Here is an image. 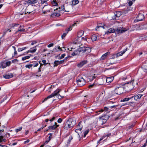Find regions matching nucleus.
<instances>
[{"mask_svg": "<svg viewBox=\"0 0 147 147\" xmlns=\"http://www.w3.org/2000/svg\"><path fill=\"white\" fill-rule=\"evenodd\" d=\"M76 81L77 84L79 86H82L85 84V81L82 78H78Z\"/></svg>", "mask_w": 147, "mask_h": 147, "instance_id": "nucleus-6", "label": "nucleus"}, {"mask_svg": "<svg viewBox=\"0 0 147 147\" xmlns=\"http://www.w3.org/2000/svg\"><path fill=\"white\" fill-rule=\"evenodd\" d=\"M59 127V125L55 126V125H52L49 126L48 127V129H49L50 131L55 132V130Z\"/></svg>", "mask_w": 147, "mask_h": 147, "instance_id": "nucleus-12", "label": "nucleus"}, {"mask_svg": "<svg viewBox=\"0 0 147 147\" xmlns=\"http://www.w3.org/2000/svg\"><path fill=\"white\" fill-rule=\"evenodd\" d=\"M48 135H49V137L48 138L49 140H47L45 141V144H47L49 142V141L51 140V138L52 136V134L51 133H49L48 134Z\"/></svg>", "mask_w": 147, "mask_h": 147, "instance_id": "nucleus-29", "label": "nucleus"}, {"mask_svg": "<svg viewBox=\"0 0 147 147\" xmlns=\"http://www.w3.org/2000/svg\"><path fill=\"white\" fill-rule=\"evenodd\" d=\"M61 8L62 10L65 11L66 12H69V9H68L67 10H66L65 9V7H64V5H62L61 6Z\"/></svg>", "mask_w": 147, "mask_h": 147, "instance_id": "nucleus-39", "label": "nucleus"}, {"mask_svg": "<svg viewBox=\"0 0 147 147\" xmlns=\"http://www.w3.org/2000/svg\"><path fill=\"white\" fill-rule=\"evenodd\" d=\"M59 65V61L55 60L54 63V67H57L58 65Z\"/></svg>", "mask_w": 147, "mask_h": 147, "instance_id": "nucleus-31", "label": "nucleus"}, {"mask_svg": "<svg viewBox=\"0 0 147 147\" xmlns=\"http://www.w3.org/2000/svg\"><path fill=\"white\" fill-rule=\"evenodd\" d=\"M95 78V76H93L92 77V78H90V81H92L93 80V79Z\"/></svg>", "mask_w": 147, "mask_h": 147, "instance_id": "nucleus-62", "label": "nucleus"}, {"mask_svg": "<svg viewBox=\"0 0 147 147\" xmlns=\"http://www.w3.org/2000/svg\"><path fill=\"white\" fill-rule=\"evenodd\" d=\"M133 96H132L130 98H125L124 99H123V100H121V101H123V102L127 101L129 100H130V99L133 98Z\"/></svg>", "mask_w": 147, "mask_h": 147, "instance_id": "nucleus-34", "label": "nucleus"}, {"mask_svg": "<svg viewBox=\"0 0 147 147\" xmlns=\"http://www.w3.org/2000/svg\"><path fill=\"white\" fill-rule=\"evenodd\" d=\"M88 63L87 60L83 61L80 62L78 64V67H81L85 64H86Z\"/></svg>", "mask_w": 147, "mask_h": 147, "instance_id": "nucleus-14", "label": "nucleus"}, {"mask_svg": "<svg viewBox=\"0 0 147 147\" xmlns=\"http://www.w3.org/2000/svg\"><path fill=\"white\" fill-rule=\"evenodd\" d=\"M106 58V57L102 55L100 58V60L102 61L103 60H104Z\"/></svg>", "mask_w": 147, "mask_h": 147, "instance_id": "nucleus-56", "label": "nucleus"}, {"mask_svg": "<svg viewBox=\"0 0 147 147\" xmlns=\"http://www.w3.org/2000/svg\"><path fill=\"white\" fill-rule=\"evenodd\" d=\"M19 24L16 23H12V24H10L9 25V27H10L9 29L4 31V32L3 35H5V34L7 32L8 30H9V32H10L11 31V30H9V29L13 28L15 27H18L19 26Z\"/></svg>", "mask_w": 147, "mask_h": 147, "instance_id": "nucleus-9", "label": "nucleus"}, {"mask_svg": "<svg viewBox=\"0 0 147 147\" xmlns=\"http://www.w3.org/2000/svg\"><path fill=\"white\" fill-rule=\"evenodd\" d=\"M105 136H103L102 138H100L99 141H98L97 143H99L102 140V139L104 138Z\"/></svg>", "mask_w": 147, "mask_h": 147, "instance_id": "nucleus-58", "label": "nucleus"}, {"mask_svg": "<svg viewBox=\"0 0 147 147\" xmlns=\"http://www.w3.org/2000/svg\"><path fill=\"white\" fill-rule=\"evenodd\" d=\"M27 59H28V56L23 57L22 58V61H24L25 60Z\"/></svg>", "mask_w": 147, "mask_h": 147, "instance_id": "nucleus-49", "label": "nucleus"}, {"mask_svg": "<svg viewBox=\"0 0 147 147\" xmlns=\"http://www.w3.org/2000/svg\"><path fill=\"white\" fill-rule=\"evenodd\" d=\"M134 81L133 80L131 81L125 83L123 86L125 91L129 92L133 88V83Z\"/></svg>", "mask_w": 147, "mask_h": 147, "instance_id": "nucleus-2", "label": "nucleus"}, {"mask_svg": "<svg viewBox=\"0 0 147 147\" xmlns=\"http://www.w3.org/2000/svg\"><path fill=\"white\" fill-rule=\"evenodd\" d=\"M24 30L21 29H18L17 31H16L15 33V34H16L18 32H21L22 31H24Z\"/></svg>", "mask_w": 147, "mask_h": 147, "instance_id": "nucleus-48", "label": "nucleus"}, {"mask_svg": "<svg viewBox=\"0 0 147 147\" xmlns=\"http://www.w3.org/2000/svg\"><path fill=\"white\" fill-rule=\"evenodd\" d=\"M113 79L114 77L113 76L107 77L106 79V81L107 82L110 83L113 81Z\"/></svg>", "mask_w": 147, "mask_h": 147, "instance_id": "nucleus-20", "label": "nucleus"}, {"mask_svg": "<svg viewBox=\"0 0 147 147\" xmlns=\"http://www.w3.org/2000/svg\"><path fill=\"white\" fill-rule=\"evenodd\" d=\"M142 67L145 72H147V63L146 62L143 64Z\"/></svg>", "mask_w": 147, "mask_h": 147, "instance_id": "nucleus-18", "label": "nucleus"}, {"mask_svg": "<svg viewBox=\"0 0 147 147\" xmlns=\"http://www.w3.org/2000/svg\"><path fill=\"white\" fill-rule=\"evenodd\" d=\"M37 42L36 41H30L28 42V44H30L31 45H33L34 44L36 43Z\"/></svg>", "mask_w": 147, "mask_h": 147, "instance_id": "nucleus-35", "label": "nucleus"}, {"mask_svg": "<svg viewBox=\"0 0 147 147\" xmlns=\"http://www.w3.org/2000/svg\"><path fill=\"white\" fill-rule=\"evenodd\" d=\"M128 12L127 10H122L121 11H117L115 13V16L117 17H120L122 14H125Z\"/></svg>", "mask_w": 147, "mask_h": 147, "instance_id": "nucleus-10", "label": "nucleus"}, {"mask_svg": "<svg viewBox=\"0 0 147 147\" xmlns=\"http://www.w3.org/2000/svg\"><path fill=\"white\" fill-rule=\"evenodd\" d=\"M107 121L105 120H104V119H101V118H100V122L101 125H103V124H104Z\"/></svg>", "mask_w": 147, "mask_h": 147, "instance_id": "nucleus-37", "label": "nucleus"}, {"mask_svg": "<svg viewBox=\"0 0 147 147\" xmlns=\"http://www.w3.org/2000/svg\"><path fill=\"white\" fill-rule=\"evenodd\" d=\"M33 66L34 67H37L38 65V63L35 62H33L32 63Z\"/></svg>", "mask_w": 147, "mask_h": 147, "instance_id": "nucleus-38", "label": "nucleus"}, {"mask_svg": "<svg viewBox=\"0 0 147 147\" xmlns=\"http://www.w3.org/2000/svg\"><path fill=\"white\" fill-rule=\"evenodd\" d=\"M52 3L53 6H56L57 3L56 1L55 0H53L52 2Z\"/></svg>", "mask_w": 147, "mask_h": 147, "instance_id": "nucleus-40", "label": "nucleus"}, {"mask_svg": "<svg viewBox=\"0 0 147 147\" xmlns=\"http://www.w3.org/2000/svg\"><path fill=\"white\" fill-rule=\"evenodd\" d=\"M26 47H22V48H20L18 49V51H22L23 50H24L26 49Z\"/></svg>", "mask_w": 147, "mask_h": 147, "instance_id": "nucleus-46", "label": "nucleus"}, {"mask_svg": "<svg viewBox=\"0 0 147 147\" xmlns=\"http://www.w3.org/2000/svg\"><path fill=\"white\" fill-rule=\"evenodd\" d=\"M127 30V29L125 28H121V27L119 28H117V32H121L122 33L124 32Z\"/></svg>", "mask_w": 147, "mask_h": 147, "instance_id": "nucleus-17", "label": "nucleus"}, {"mask_svg": "<svg viewBox=\"0 0 147 147\" xmlns=\"http://www.w3.org/2000/svg\"><path fill=\"white\" fill-rule=\"evenodd\" d=\"M65 56V54H63L61 55V56H59V57L58 58V59H62Z\"/></svg>", "mask_w": 147, "mask_h": 147, "instance_id": "nucleus-42", "label": "nucleus"}, {"mask_svg": "<svg viewBox=\"0 0 147 147\" xmlns=\"http://www.w3.org/2000/svg\"><path fill=\"white\" fill-rule=\"evenodd\" d=\"M115 31V30L114 29L111 28L109 29L107 32H105V34L108 35L109 33L114 32Z\"/></svg>", "mask_w": 147, "mask_h": 147, "instance_id": "nucleus-21", "label": "nucleus"}, {"mask_svg": "<svg viewBox=\"0 0 147 147\" xmlns=\"http://www.w3.org/2000/svg\"><path fill=\"white\" fill-rule=\"evenodd\" d=\"M60 91V90L59 89H57L56 90L54 91L49 96L45 98L44 100L42 101V102H43L47 100L48 99L54 97L55 96H57L58 98H59V99H60L61 97V96H60L59 94Z\"/></svg>", "mask_w": 147, "mask_h": 147, "instance_id": "nucleus-3", "label": "nucleus"}, {"mask_svg": "<svg viewBox=\"0 0 147 147\" xmlns=\"http://www.w3.org/2000/svg\"><path fill=\"white\" fill-rule=\"evenodd\" d=\"M52 9L51 6L49 5H45L44 6L43 8L42 11L44 14L47 13V12L51 11Z\"/></svg>", "mask_w": 147, "mask_h": 147, "instance_id": "nucleus-4", "label": "nucleus"}, {"mask_svg": "<svg viewBox=\"0 0 147 147\" xmlns=\"http://www.w3.org/2000/svg\"><path fill=\"white\" fill-rule=\"evenodd\" d=\"M67 33H64L61 36V38L62 39H63L66 36Z\"/></svg>", "mask_w": 147, "mask_h": 147, "instance_id": "nucleus-50", "label": "nucleus"}, {"mask_svg": "<svg viewBox=\"0 0 147 147\" xmlns=\"http://www.w3.org/2000/svg\"><path fill=\"white\" fill-rule=\"evenodd\" d=\"M95 78V76H93L92 77V78H90V81H92L93 80V79Z\"/></svg>", "mask_w": 147, "mask_h": 147, "instance_id": "nucleus-63", "label": "nucleus"}, {"mask_svg": "<svg viewBox=\"0 0 147 147\" xmlns=\"http://www.w3.org/2000/svg\"><path fill=\"white\" fill-rule=\"evenodd\" d=\"M69 124L71 125V126H73L76 124V121L75 118H70L67 121Z\"/></svg>", "mask_w": 147, "mask_h": 147, "instance_id": "nucleus-8", "label": "nucleus"}, {"mask_svg": "<svg viewBox=\"0 0 147 147\" xmlns=\"http://www.w3.org/2000/svg\"><path fill=\"white\" fill-rule=\"evenodd\" d=\"M103 111H104V110L103 109H101L100 111H97L96 113H97V114H99L100 113H98L100 112H102Z\"/></svg>", "mask_w": 147, "mask_h": 147, "instance_id": "nucleus-60", "label": "nucleus"}, {"mask_svg": "<svg viewBox=\"0 0 147 147\" xmlns=\"http://www.w3.org/2000/svg\"><path fill=\"white\" fill-rule=\"evenodd\" d=\"M109 117L108 115H104V116H102L100 117V118L102 119L105 120L107 121V120L109 119Z\"/></svg>", "mask_w": 147, "mask_h": 147, "instance_id": "nucleus-24", "label": "nucleus"}, {"mask_svg": "<svg viewBox=\"0 0 147 147\" xmlns=\"http://www.w3.org/2000/svg\"><path fill=\"white\" fill-rule=\"evenodd\" d=\"M32 66H33L32 63L28 65V68H30Z\"/></svg>", "mask_w": 147, "mask_h": 147, "instance_id": "nucleus-64", "label": "nucleus"}, {"mask_svg": "<svg viewBox=\"0 0 147 147\" xmlns=\"http://www.w3.org/2000/svg\"><path fill=\"white\" fill-rule=\"evenodd\" d=\"M62 121V120L61 118H59L57 121V122L59 123H61Z\"/></svg>", "mask_w": 147, "mask_h": 147, "instance_id": "nucleus-59", "label": "nucleus"}, {"mask_svg": "<svg viewBox=\"0 0 147 147\" xmlns=\"http://www.w3.org/2000/svg\"><path fill=\"white\" fill-rule=\"evenodd\" d=\"M124 91V88L123 86L117 88L115 90V93L119 95L123 93Z\"/></svg>", "mask_w": 147, "mask_h": 147, "instance_id": "nucleus-5", "label": "nucleus"}, {"mask_svg": "<svg viewBox=\"0 0 147 147\" xmlns=\"http://www.w3.org/2000/svg\"><path fill=\"white\" fill-rule=\"evenodd\" d=\"M127 49L128 48H127L123 51L120 52L116 54L115 56H116V57H117L122 55L127 50Z\"/></svg>", "mask_w": 147, "mask_h": 147, "instance_id": "nucleus-15", "label": "nucleus"}, {"mask_svg": "<svg viewBox=\"0 0 147 147\" xmlns=\"http://www.w3.org/2000/svg\"><path fill=\"white\" fill-rule=\"evenodd\" d=\"M144 15L142 13H139L136 18V19L135 20L134 22H136L138 21L142 20L144 19Z\"/></svg>", "mask_w": 147, "mask_h": 147, "instance_id": "nucleus-7", "label": "nucleus"}, {"mask_svg": "<svg viewBox=\"0 0 147 147\" xmlns=\"http://www.w3.org/2000/svg\"><path fill=\"white\" fill-rule=\"evenodd\" d=\"M34 29V27L31 25H28V31L29 30H32Z\"/></svg>", "mask_w": 147, "mask_h": 147, "instance_id": "nucleus-33", "label": "nucleus"}, {"mask_svg": "<svg viewBox=\"0 0 147 147\" xmlns=\"http://www.w3.org/2000/svg\"><path fill=\"white\" fill-rule=\"evenodd\" d=\"M79 1L78 0H73L72 1V4L73 5H75L79 3Z\"/></svg>", "mask_w": 147, "mask_h": 147, "instance_id": "nucleus-32", "label": "nucleus"}, {"mask_svg": "<svg viewBox=\"0 0 147 147\" xmlns=\"http://www.w3.org/2000/svg\"><path fill=\"white\" fill-rule=\"evenodd\" d=\"M91 51V49L88 47H80L75 50L74 52L76 54V55H79L80 52H82V53H85L86 54L90 53Z\"/></svg>", "mask_w": 147, "mask_h": 147, "instance_id": "nucleus-1", "label": "nucleus"}, {"mask_svg": "<svg viewBox=\"0 0 147 147\" xmlns=\"http://www.w3.org/2000/svg\"><path fill=\"white\" fill-rule=\"evenodd\" d=\"M81 121L80 122L77 126V129L80 131L82 130L83 127L81 125Z\"/></svg>", "mask_w": 147, "mask_h": 147, "instance_id": "nucleus-25", "label": "nucleus"}, {"mask_svg": "<svg viewBox=\"0 0 147 147\" xmlns=\"http://www.w3.org/2000/svg\"><path fill=\"white\" fill-rule=\"evenodd\" d=\"M1 137H1H0V143H1L2 142H5L6 141V139L4 138L5 137L4 136H2Z\"/></svg>", "mask_w": 147, "mask_h": 147, "instance_id": "nucleus-30", "label": "nucleus"}, {"mask_svg": "<svg viewBox=\"0 0 147 147\" xmlns=\"http://www.w3.org/2000/svg\"><path fill=\"white\" fill-rule=\"evenodd\" d=\"M84 32L83 31L81 30L77 34V36L78 38L81 37L83 35Z\"/></svg>", "mask_w": 147, "mask_h": 147, "instance_id": "nucleus-26", "label": "nucleus"}, {"mask_svg": "<svg viewBox=\"0 0 147 147\" xmlns=\"http://www.w3.org/2000/svg\"><path fill=\"white\" fill-rule=\"evenodd\" d=\"M6 66H9L11 65V62L10 61H9L5 62Z\"/></svg>", "mask_w": 147, "mask_h": 147, "instance_id": "nucleus-44", "label": "nucleus"}, {"mask_svg": "<svg viewBox=\"0 0 147 147\" xmlns=\"http://www.w3.org/2000/svg\"><path fill=\"white\" fill-rule=\"evenodd\" d=\"M72 26H71V25H70V26H69V27L68 28V31L67 32V33H68V32L69 31H70L71 30H72Z\"/></svg>", "mask_w": 147, "mask_h": 147, "instance_id": "nucleus-57", "label": "nucleus"}, {"mask_svg": "<svg viewBox=\"0 0 147 147\" xmlns=\"http://www.w3.org/2000/svg\"><path fill=\"white\" fill-rule=\"evenodd\" d=\"M4 130H0V137H1V138L2 137L1 136H3L4 134H3V132H4Z\"/></svg>", "mask_w": 147, "mask_h": 147, "instance_id": "nucleus-41", "label": "nucleus"}, {"mask_svg": "<svg viewBox=\"0 0 147 147\" xmlns=\"http://www.w3.org/2000/svg\"><path fill=\"white\" fill-rule=\"evenodd\" d=\"M13 74L12 73H10L4 75L3 77L5 79H9L13 77Z\"/></svg>", "mask_w": 147, "mask_h": 147, "instance_id": "nucleus-16", "label": "nucleus"}, {"mask_svg": "<svg viewBox=\"0 0 147 147\" xmlns=\"http://www.w3.org/2000/svg\"><path fill=\"white\" fill-rule=\"evenodd\" d=\"M97 36L95 34H93L91 37V38L92 41H95L96 40Z\"/></svg>", "mask_w": 147, "mask_h": 147, "instance_id": "nucleus-23", "label": "nucleus"}, {"mask_svg": "<svg viewBox=\"0 0 147 147\" xmlns=\"http://www.w3.org/2000/svg\"><path fill=\"white\" fill-rule=\"evenodd\" d=\"M22 127H20L18 128L17 129H16V131L17 132H19V131H20L22 130Z\"/></svg>", "mask_w": 147, "mask_h": 147, "instance_id": "nucleus-47", "label": "nucleus"}, {"mask_svg": "<svg viewBox=\"0 0 147 147\" xmlns=\"http://www.w3.org/2000/svg\"><path fill=\"white\" fill-rule=\"evenodd\" d=\"M133 3L132 1H129L128 3V4L129 6H131L133 4Z\"/></svg>", "mask_w": 147, "mask_h": 147, "instance_id": "nucleus-55", "label": "nucleus"}, {"mask_svg": "<svg viewBox=\"0 0 147 147\" xmlns=\"http://www.w3.org/2000/svg\"><path fill=\"white\" fill-rule=\"evenodd\" d=\"M38 2V0H28V5H29L34 4Z\"/></svg>", "mask_w": 147, "mask_h": 147, "instance_id": "nucleus-19", "label": "nucleus"}, {"mask_svg": "<svg viewBox=\"0 0 147 147\" xmlns=\"http://www.w3.org/2000/svg\"><path fill=\"white\" fill-rule=\"evenodd\" d=\"M3 136L5 138H9L10 136V134L9 133H6L5 134H4Z\"/></svg>", "mask_w": 147, "mask_h": 147, "instance_id": "nucleus-43", "label": "nucleus"}, {"mask_svg": "<svg viewBox=\"0 0 147 147\" xmlns=\"http://www.w3.org/2000/svg\"><path fill=\"white\" fill-rule=\"evenodd\" d=\"M57 9H54V11L53 12L51 15V16L54 17V16L59 17L60 16L61 14L59 11L57 12L55 11L56 10H57Z\"/></svg>", "mask_w": 147, "mask_h": 147, "instance_id": "nucleus-11", "label": "nucleus"}, {"mask_svg": "<svg viewBox=\"0 0 147 147\" xmlns=\"http://www.w3.org/2000/svg\"><path fill=\"white\" fill-rule=\"evenodd\" d=\"M65 61V60H61V61H59V65H60L61 64H62Z\"/></svg>", "mask_w": 147, "mask_h": 147, "instance_id": "nucleus-51", "label": "nucleus"}, {"mask_svg": "<svg viewBox=\"0 0 147 147\" xmlns=\"http://www.w3.org/2000/svg\"><path fill=\"white\" fill-rule=\"evenodd\" d=\"M7 67L6 63L5 62H2L1 63V67L3 69Z\"/></svg>", "mask_w": 147, "mask_h": 147, "instance_id": "nucleus-28", "label": "nucleus"}, {"mask_svg": "<svg viewBox=\"0 0 147 147\" xmlns=\"http://www.w3.org/2000/svg\"><path fill=\"white\" fill-rule=\"evenodd\" d=\"M53 45H54V44L53 43H51V44H49V45L47 46V47H51L53 46Z\"/></svg>", "mask_w": 147, "mask_h": 147, "instance_id": "nucleus-53", "label": "nucleus"}, {"mask_svg": "<svg viewBox=\"0 0 147 147\" xmlns=\"http://www.w3.org/2000/svg\"><path fill=\"white\" fill-rule=\"evenodd\" d=\"M143 96V94H138V95H136V96H133V98H134V99L136 100H137L138 99H140L141 98V97Z\"/></svg>", "mask_w": 147, "mask_h": 147, "instance_id": "nucleus-22", "label": "nucleus"}, {"mask_svg": "<svg viewBox=\"0 0 147 147\" xmlns=\"http://www.w3.org/2000/svg\"><path fill=\"white\" fill-rule=\"evenodd\" d=\"M89 130H87L84 133V137H86V135L88 134V132H89Z\"/></svg>", "mask_w": 147, "mask_h": 147, "instance_id": "nucleus-45", "label": "nucleus"}, {"mask_svg": "<svg viewBox=\"0 0 147 147\" xmlns=\"http://www.w3.org/2000/svg\"><path fill=\"white\" fill-rule=\"evenodd\" d=\"M76 40H75L73 42V43L74 44H76L78 43V41L76 39Z\"/></svg>", "mask_w": 147, "mask_h": 147, "instance_id": "nucleus-61", "label": "nucleus"}, {"mask_svg": "<svg viewBox=\"0 0 147 147\" xmlns=\"http://www.w3.org/2000/svg\"><path fill=\"white\" fill-rule=\"evenodd\" d=\"M55 117H52V118L51 119H50V120H49V119H46L45 121V122H47L49 120L51 122H52V121H53L54 120H55Z\"/></svg>", "mask_w": 147, "mask_h": 147, "instance_id": "nucleus-36", "label": "nucleus"}, {"mask_svg": "<svg viewBox=\"0 0 147 147\" xmlns=\"http://www.w3.org/2000/svg\"><path fill=\"white\" fill-rule=\"evenodd\" d=\"M73 127L71 126V125L66 121L64 126V129H65L67 130L69 129H71Z\"/></svg>", "mask_w": 147, "mask_h": 147, "instance_id": "nucleus-13", "label": "nucleus"}, {"mask_svg": "<svg viewBox=\"0 0 147 147\" xmlns=\"http://www.w3.org/2000/svg\"><path fill=\"white\" fill-rule=\"evenodd\" d=\"M18 60L17 59H14L12 60V63H14L15 62H18Z\"/></svg>", "mask_w": 147, "mask_h": 147, "instance_id": "nucleus-54", "label": "nucleus"}, {"mask_svg": "<svg viewBox=\"0 0 147 147\" xmlns=\"http://www.w3.org/2000/svg\"><path fill=\"white\" fill-rule=\"evenodd\" d=\"M73 138L72 136L71 137H69V140H68V143L69 144V143H70L72 139Z\"/></svg>", "mask_w": 147, "mask_h": 147, "instance_id": "nucleus-52", "label": "nucleus"}, {"mask_svg": "<svg viewBox=\"0 0 147 147\" xmlns=\"http://www.w3.org/2000/svg\"><path fill=\"white\" fill-rule=\"evenodd\" d=\"M36 50V49L35 48L33 47L31 48L29 50H28V53H34Z\"/></svg>", "mask_w": 147, "mask_h": 147, "instance_id": "nucleus-27", "label": "nucleus"}]
</instances>
